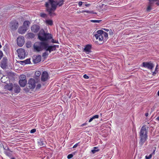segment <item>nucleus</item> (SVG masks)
I'll return each instance as SVG.
<instances>
[{"mask_svg": "<svg viewBox=\"0 0 159 159\" xmlns=\"http://www.w3.org/2000/svg\"><path fill=\"white\" fill-rule=\"evenodd\" d=\"M36 82L35 80L32 78L30 79L27 84L26 87L28 89H33L36 87Z\"/></svg>", "mask_w": 159, "mask_h": 159, "instance_id": "39448f33", "label": "nucleus"}, {"mask_svg": "<svg viewBox=\"0 0 159 159\" xmlns=\"http://www.w3.org/2000/svg\"><path fill=\"white\" fill-rule=\"evenodd\" d=\"M34 34L32 33H29L26 34V36L28 39L34 38Z\"/></svg>", "mask_w": 159, "mask_h": 159, "instance_id": "4be33fe9", "label": "nucleus"}, {"mask_svg": "<svg viewBox=\"0 0 159 159\" xmlns=\"http://www.w3.org/2000/svg\"><path fill=\"white\" fill-rule=\"evenodd\" d=\"M102 36L104 37L106 39L107 38L108 36V34L107 33L104 31L102 34Z\"/></svg>", "mask_w": 159, "mask_h": 159, "instance_id": "c756f323", "label": "nucleus"}, {"mask_svg": "<svg viewBox=\"0 0 159 159\" xmlns=\"http://www.w3.org/2000/svg\"><path fill=\"white\" fill-rule=\"evenodd\" d=\"M45 3L47 11L48 12L49 16H53L56 15L54 11L56 10L57 7L61 6L64 2V0H48Z\"/></svg>", "mask_w": 159, "mask_h": 159, "instance_id": "f257e3e1", "label": "nucleus"}, {"mask_svg": "<svg viewBox=\"0 0 159 159\" xmlns=\"http://www.w3.org/2000/svg\"><path fill=\"white\" fill-rule=\"evenodd\" d=\"M97 149V147H94L93 148V149L92 150H91L92 152L93 153H94L98 151L99 150L98 149Z\"/></svg>", "mask_w": 159, "mask_h": 159, "instance_id": "bb28decb", "label": "nucleus"}, {"mask_svg": "<svg viewBox=\"0 0 159 159\" xmlns=\"http://www.w3.org/2000/svg\"><path fill=\"white\" fill-rule=\"evenodd\" d=\"M103 29L106 31H108L109 30L107 29Z\"/></svg>", "mask_w": 159, "mask_h": 159, "instance_id": "5fc2aeb1", "label": "nucleus"}, {"mask_svg": "<svg viewBox=\"0 0 159 159\" xmlns=\"http://www.w3.org/2000/svg\"><path fill=\"white\" fill-rule=\"evenodd\" d=\"M52 39L51 41V42L52 43H59L58 41L54 40V39L52 38V39Z\"/></svg>", "mask_w": 159, "mask_h": 159, "instance_id": "c9c22d12", "label": "nucleus"}, {"mask_svg": "<svg viewBox=\"0 0 159 159\" xmlns=\"http://www.w3.org/2000/svg\"><path fill=\"white\" fill-rule=\"evenodd\" d=\"M41 75V72L40 71H36L35 75V79H37Z\"/></svg>", "mask_w": 159, "mask_h": 159, "instance_id": "b1692460", "label": "nucleus"}, {"mask_svg": "<svg viewBox=\"0 0 159 159\" xmlns=\"http://www.w3.org/2000/svg\"><path fill=\"white\" fill-rule=\"evenodd\" d=\"M156 120H159V116H158L156 118Z\"/></svg>", "mask_w": 159, "mask_h": 159, "instance_id": "4d7b16f0", "label": "nucleus"}, {"mask_svg": "<svg viewBox=\"0 0 159 159\" xmlns=\"http://www.w3.org/2000/svg\"><path fill=\"white\" fill-rule=\"evenodd\" d=\"M11 159H15V158H11Z\"/></svg>", "mask_w": 159, "mask_h": 159, "instance_id": "e2e57ef3", "label": "nucleus"}, {"mask_svg": "<svg viewBox=\"0 0 159 159\" xmlns=\"http://www.w3.org/2000/svg\"><path fill=\"white\" fill-rule=\"evenodd\" d=\"M154 0H149V5L152 7L153 4V1Z\"/></svg>", "mask_w": 159, "mask_h": 159, "instance_id": "72a5a7b5", "label": "nucleus"}, {"mask_svg": "<svg viewBox=\"0 0 159 159\" xmlns=\"http://www.w3.org/2000/svg\"><path fill=\"white\" fill-rule=\"evenodd\" d=\"M36 131V129H31L30 130V133H35Z\"/></svg>", "mask_w": 159, "mask_h": 159, "instance_id": "37998d69", "label": "nucleus"}, {"mask_svg": "<svg viewBox=\"0 0 159 159\" xmlns=\"http://www.w3.org/2000/svg\"><path fill=\"white\" fill-rule=\"evenodd\" d=\"M73 157V155L72 154H70L67 156V157L68 159H70L72 158Z\"/></svg>", "mask_w": 159, "mask_h": 159, "instance_id": "58836bf2", "label": "nucleus"}, {"mask_svg": "<svg viewBox=\"0 0 159 159\" xmlns=\"http://www.w3.org/2000/svg\"><path fill=\"white\" fill-rule=\"evenodd\" d=\"M152 7L151 6L148 5V6L147 8V11H150V10H151L152 9L151 7Z\"/></svg>", "mask_w": 159, "mask_h": 159, "instance_id": "79ce46f5", "label": "nucleus"}, {"mask_svg": "<svg viewBox=\"0 0 159 159\" xmlns=\"http://www.w3.org/2000/svg\"><path fill=\"white\" fill-rule=\"evenodd\" d=\"M84 3V2H83L81 1L79 2L78 3V5L79 7H80L83 5V3Z\"/></svg>", "mask_w": 159, "mask_h": 159, "instance_id": "a19ab883", "label": "nucleus"}, {"mask_svg": "<svg viewBox=\"0 0 159 159\" xmlns=\"http://www.w3.org/2000/svg\"><path fill=\"white\" fill-rule=\"evenodd\" d=\"M99 35V34H95L94 35V36H95V37L97 39H98Z\"/></svg>", "mask_w": 159, "mask_h": 159, "instance_id": "49530a36", "label": "nucleus"}, {"mask_svg": "<svg viewBox=\"0 0 159 159\" xmlns=\"http://www.w3.org/2000/svg\"><path fill=\"white\" fill-rule=\"evenodd\" d=\"M155 150H154L153 152L152 153V155L153 154H155Z\"/></svg>", "mask_w": 159, "mask_h": 159, "instance_id": "13d9d810", "label": "nucleus"}, {"mask_svg": "<svg viewBox=\"0 0 159 159\" xmlns=\"http://www.w3.org/2000/svg\"><path fill=\"white\" fill-rule=\"evenodd\" d=\"M84 12H82V11H78L77 12V13H84Z\"/></svg>", "mask_w": 159, "mask_h": 159, "instance_id": "3c124183", "label": "nucleus"}, {"mask_svg": "<svg viewBox=\"0 0 159 159\" xmlns=\"http://www.w3.org/2000/svg\"><path fill=\"white\" fill-rule=\"evenodd\" d=\"M158 65L157 64L156 66L155 70V71L153 72V74H156L158 72V71L157 70L158 69Z\"/></svg>", "mask_w": 159, "mask_h": 159, "instance_id": "e433bc0d", "label": "nucleus"}, {"mask_svg": "<svg viewBox=\"0 0 159 159\" xmlns=\"http://www.w3.org/2000/svg\"><path fill=\"white\" fill-rule=\"evenodd\" d=\"M18 53V56L20 59H23L25 57V52L24 49L21 48L16 51Z\"/></svg>", "mask_w": 159, "mask_h": 159, "instance_id": "0eeeda50", "label": "nucleus"}, {"mask_svg": "<svg viewBox=\"0 0 159 159\" xmlns=\"http://www.w3.org/2000/svg\"><path fill=\"white\" fill-rule=\"evenodd\" d=\"M91 45L88 44L85 46V48H84V51L87 54H89V52H91Z\"/></svg>", "mask_w": 159, "mask_h": 159, "instance_id": "f3484780", "label": "nucleus"}, {"mask_svg": "<svg viewBox=\"0 0 159 159\" xmlns=\"http://www.w3.org/2000/svg\"><path fill=\"white\" fill-rule=\"evenodd\" d=\"M40 29V27L39 25H34L32 26L31 28V30L32 31L36 33L38 32Z\"/></svg>", "mask_w": 159, "mask_h": 159, "instance_id": "dca6fc26", "label": "nucleus"}, {"mask_svg": "<svg viewBox=\"0 0 159 159\" xmlns=\"http://www.w3.org/2000/svg\"><path fill=\"white\" fill-rule=\"evenodd\" d=\"M13 84H7L5 86V89H7L11 92H13Z\"/></svg>", "mask_w": 159, "mask_h": 159, "instance_id": "a211bd4d", "label": "nucleus"}, {"mask_svg": "<svg viewBox=\"0 0 159 159\" xmlns=\"http://www.w3.org/2000/svg\"><path fill=\"white\" fill-rule=\"evenodd\" d=\"M154 65L152 62H143L142 63V67L147 68L149 70H152L154 67Z\"/></svg>", "mask_w": 159, "mask_h": 159, "instance_id": "6e6552de", "label": "nucleus"}, {"mask_svg": "<svg viewBox=\"0 0 159 159\" xmlns=\"http://www.w3.org/2000/svg\"><path fill=\"white\" fill-rule=\"evenodd\" d=\"M90 4H84L83 6H84V7L85 6L86 7H88L89 6H90Z\"/></svg>", "mask_w": 159, "mask_h": 159, "instance_id": "09e8293b", "label": "nucleus"}, {"mask_svg": "<svg viewBox=\"0 0 159 159\" xmlns=\"http://www.w3.org/2000/svg\"><path fill=\"white\" fill-rule=\"evenodd\" d=\"M80 143V142H79L78 143H76V144H75L73 147V148H75L76 147H77V146H78L79 143Z\"/></svg>", "mask_w": 159, "mask_h": 159, "instance_id": "de8ad7c7", "label": "nucleus"}, {"mask_svg": "<svg viewBox=\"0 0 159 159\" xmlns=\"http://www.w3.org/2000/svg\"><path fill=\"white\" fill-rule=\"evenodd\" d=\"M45 23L46 24L48 25H52L53 24V21L51 20H46L45 21Z\"/></svg>", "mask_w": 159, "mask_h": 159, "instance_id": "393cba45", "label": "nucleus"}, {"mask_svg": "<svg viewBox=\"0 0 159 159\" xmlns=\"http://www.w3.org/2000/svg\"><path fill=\"white\" fill-rule=\"evenodd\" d=\"M19 84L21 87H24L26 85L27 81L26 76L24 75H21L20 77Z\"/></svg>", "mask_w": 159, "mask_h": 159, "instance_id": "423d86ee", "label": "nucleus"}, {"mask_svg": "<svg viewBox=\"0 0 159 159\" xmlns=\"http://www.w3.org/2000/svg\"><path fill=\"white\" fill-rule=\"evenodd\" d=\"M4 149L5 150H8L9 151H11L10 149L8 148H7V149H5V148H4Z\"/></svg>", "mask_w": 159, "mask_h": 159, "instance_id": "864d4df0", "label": "nucleus"}, {"mask_svg": "<svg viewBox=\"0 0 159 159\" xmlns=\"http://www.w3.org/2000/svg\"><path fill=\"white\" fill-rule=\"evenodd\" d=\"M148 113H145V116H148Z\"/></svg>", "mask_w": 159, "mask_h": 159, "instance_id": "6e6d98bb", "label": "nucleus"}, {"mask_svg": "<svg viewBox=\"0 0 159 159\" xmlns=\"http://www.w3.org/2000/svg\"><path fill=\"white\" fill-rule=\"evenodd\" d=\"M33 59L34 62L37 63L41 61V57L40 55H34L33 56Z\"/></svg>", "mask_w": 159, "mask_h": 159, "instance_id": "ddd939ff", "label": "nucleus"}, {"mask_svg": "<svg viewBox=\"0 0 159 159\" xmlns=\"http://www.w3.org/2000/svg\"><path fill=\"white\" fill-rule=\"evenodd\" d=\"M38 39L41 41L46 42L52 38L51 34L46 33L43 30H41L38 34Z\"/></svg>", "mask_w": 159, "mask_h": 159, "instance_id": "20e7f679", "label": "nucleus"}, {"mask_svg": "<svg viewBox=\"0 0 159 159\" xmlns=\"http://www.w3.org/2000/svg\"><path fill=\"white\" fill-rule=\"evenodd\" d=\"M5 153L6 154H8V152H5Z\"/></svg>", "mask_w": 159, "mask_h": 159, "instance_id": "680f3d73", "label": "nucleus"}, {"mask_svg": "<svg viewBox=\"0 0 159 159\" xmlns=\"http://www.w3.org/2000/svg\"><path fill=\"white\" fill-rule=\"evenodd\" d=\"M152 156V154H151L148 156H145V158L146 159H150L151 158Z\"/></svg>", "mask_w": 159, "mask_h": 159, "instance_id": "4c0bfd02", "label": "nucleus"}, {"mask_svg": "<svg viewBox=\"0 0 159 159\" xmlns=\"http://www.w3.org/2000/svg\"><path fill=\"white\" fill-rule=\"evenodd\" d=\"M86 125H87V123H84L81 125V126H84Z\"/></svg>", "mask_w": 159, "mask_h": 159, "instance_id": "603ef678", "label": "nucleus"}, {"mask_svg": "<svg viewBox=\"0 0 159 159\" xmlns=\"http://www.w3.org/2000/svg\"><path fill=\"white\" fill-rule=\"evenodd\" d=\"M7 59L6 57H4L2 59L1 61V67L3 68H5L7 64Z\"/></svg>", "mask_w": 159, "mask_h": 159, "instance_id": "f8f14e48", "label": "nucleus"}, {"mask_svg": "<svg viewBox=\"0 0 159 159\" xmlns=\"http://www.w3.org/2000/svg\"><path fill=\"white\" fill-rule=\"evenodd\" d=\"M103 37L102 35H99L98 40L101 42L103 40Z\"/></svg>", "mask_w": 159, "mask_h": 159, "instance_id": "2f4dec72", "label": "nucleus"}, {"mask_svg": "<svg viewBox=\"0 0 159 159\" xmlns=\"http://www.w3.org/2000/svg\"><path fill=\"white\" fill-rule=\"evenodd\" d=\"M40 16L43 18H45L47 16V15L44 13H41L40 14Z\"/></svg>", "mask_w": 159, "mask_h": 159, "instance_id": "f704fd0d", "label": "nucleus"}, {"mask_svg": "<svg viewBox=\"0 0 159 159\" xmlns=\"http://www.w3.org/2000/svg\"><path fill=\"white\" fill-rule=\"evenodd\" d=\"M48 55V53L47 52V51H46L44 52L42 54V57L44 58L46 57Z\"/></svg>", "mask_w": 159, "mask_h": 159, "instance_id": "cd10ccee", "label": "nucleus"}, {"mask_svg": "<svg viewBox=\"0 0 159 159\" xmlns=\"http://www.w3.org/2000/svg\"><path fill=\"white\" fill-rule=\"evenodd\" d=\"M56 48H59V45H54L53 46H50L48 43V49L47 50L50 53L51 52L55 50H56Z\"/></svg>", "mask_w": 159, "mask_h": 159, "instance_id": "4468645a", "label": "nucleus"}, {"mask_svg": "<svg viewBox=\"0 0 159 159\" xmlns=\"http://www.w3.org/2000/svg\"><path fill=\"white\" fill-rule=\"evenodd\" d=\"M21 64L22 65H25L26 64H29L30 63V59H27L26 60L23 61H21Z\"/></svg>", "mask_w": 159, "mask_h": 159, "instance_id": "5701e85b", "label": "nucleus"}, {"mask_svg": "<svg viewBox=\"0 0 159 159\" xmlns=\"http://www.w3.org/2000/svg\"><path fill=\"white\" fill-rule=\"evenodd\" d=\"M49 75L48 73L46 71L43 72L41 76V80L43 82L47 81L48 79Z\"/></svg>", "mask_w": 159, "mask_h": 159, "instance_id": "9b49d317", "label": "nucleus"}, {"mask_svg": "<svg viewBox=\"0 0 159 159\" xmlns=\"http://www.w3.org/2000/svg\"><path fill=\"white\" fill-rule=\"evenodd\" d=\"M83 77L84 78L86 79H88L89 78V77L87 75L85 74L83 75Z\"/></svg>", "mask_w": 159, "mask_h": 159, "instance_id": "a18cd8bd", "label": "nucleus"}, {"mask_svg": "<svg viewBox=\"0 0 159 159\" xmlns=\"http://www.w3.org/2000/svg\"><path fill=\"white\" fill-rule=\"evenodd\" d=\"M157 95L159 96V90L158 91L157 93Z\"/></svg>", "mask_w": 159, "mask_h": 159, "instance_id": "bf43d9fd", "label": "nucleus"}, {"mask_svg": "<svg viewBox=\"0 0 159 159\" xmlns=\"http://www.w3.org/2000/svg\"><path fill=\"white\" fill-rule=\"evenodd\" d=\"M41 87V84H39L37 85L36 88L37 89H39Z\"/></svg>", "mask_w": 159, "mask_h": 159, "instance_id": "c03bdc74", "label": "nucleus"}, {"mask_svg": "<svg viewBox=\"0 0 159 159\" xmlns=\"http://www.w3.org/2000/svg\"><path fill=\"white\" fill-rule=\"evenodd\" d=\"M2 74L0 72V79L2 80Z\"/></svg>", "mask_w": 159, "mask_h": 159, "instance_id": "8fccbe9b", "label": "nucleus"}, {"mask_svg": "<svg viewBox=\"0 0 159 159\" xmlns=\"http://www.w3.org/2000/svg\"><path fill=\"white\" fill-rule=\"evenodd\" d=\"M99 117V116L98 115H95L93 116L89 120V122H91L93 119H98Z\"/></svg>", "mask_w": 159, "mask_h": 159, "instance_id": "a878e982", "label": "nucleus"}, {"mask_svg": "<svg viewBox=\"0 0 159 159\" xmlns=\"http://www.w3.org/2000/svg\"><path fill=\"white\" fill-rule=\"evenodd\" d=\"M10 26L11 29L15 30L18 27V23L16 20L12 21L10 23Z\"/></svg>", "mask_w": 159, "mask_h": 159, "instance_id": "1a4fd4ad", "label": "nucleus"}, {"mask_svg": "<svg viewBox=\"0 0 159 159\" xmlns=\"http://www.w3.org/2000/svg\"><path fill=\"white\" fill-rule=\"evenodd\" d=\"M34 51L40 52L44 50L46 51L48 49V43L45 42H37L35 43L33 46Z\"/></svg>", "mask_w": 159, "mask_h": 159, "instance_id": "f03ea898", "label": "nucleus"}, {"mask_svg": "<svg viewBox=\"0 0 159 159\" xmlns=\"http://www.w3.org/2000/svg\"><path fill=\"white\" fill-rule=\"evenodd\" d=\"M38 142L40 146H44L45 145V141L43 139H39Z\"/></svg>", "mask_w": 159, "mask_h": 159, "instance_id": "412c9836", "label": "nucleus"}, {"mask_svg": "<svg viewBox=\"0 0 159 159\" xmlns=\"http://www.w3.org/2000/svg\"><path fill=\"white\" fill-rule=\"evenodd\" d=\"M24 38L23 36H19L17 39V45L20 47L22 46L24 43Z\"/></svg>", "mask_w": 159, "mask_h": 159, "instance_id": "9d476101", "label": "nucleus"}, {"mask_svg": "<svg viewBox=\"0 0 159 159\" xmlns=\"http://www.w3.org/2000/svg\"><path fill=\"white\" fill-rule=\"evenodd\" d=\"M82 12H86L89 13H94L93 11H85V10H82Z\"/></svg>", "mask_w": 159, "mask_h": 159, "instance_id": "473e14b6", "label": "nucleus"}, {"mask_svg": "<svg viewBox=\"0 0 159 159\" xmlns=\"http://www.w3.org/2000/svg\"><path fill=\"white\" fill-rule=\"evenodd\" d=\"M30 24V23L29 21L25 20L24 22L23 26L24 27V28L27 29V28L29 27V25Z\"/></svg>", "mask_w": 159, "mask_h": 159, "instance_id": "aec40b11", "label": "nucleus"}, {"mask_svg": "<svg viewBox=\"0 0 159 159\" xmlns=\"http://www.w3.org/2000/svg\"><path fill=\"white\" fill-rule=\"evenodd\" d=\"M27 29L24 27H20L18 29V32L20 34H23L26 32Z\"/></svg>", "mask_w": 159, "mask_h": 159, "instance_id": "6ab92c4d", "label": "nucleus"}, {"mask_svg": "<svg viewBox=\"0 0 159 159\" xmlns=\"http://www.w3.org/2000/svg\"><path fill=\"white\" fill-rule=\"evenodd\" d=\"M3 56V53L2 51L0 50V60Z\"/></svg>", "mask_w": 159, "mask_h": 159, "instance_id": "ea45409f", "label": "nucleus"}, {"mask_svg": "<svg viewBox=\"0 0 159 159\" xmlns=\"http://www.w3.org/2000/svg\"><path fill=\"white\" fill-rule=\"evenodd\" d=\"M156 4H157V6H158L159 5V3L158 2H156Z\"/></svg>", "mask_w": 159, "mask_h": 159, "instance_id": "052dcab7", "label": "nucleus"}, {"mask_svg": "<svg viewBox=\"0 0 159 159\" xmlns=\"http://www.w3.org/2000/svg\"><path fill=\"white\" fill-rule=\"evenodd\" d=\"M139 136L140 140L139 144L140 147H141L148 139V136L145 125L143 126L141 128Z\"/></svg>", "mask_w": 159, "mask_h": 159, "instance_id": "7ed1b4c3", "label": "nucleus"}, {"mask_svg": "<svg viewBox=\"0 0 159 159\" xmlns=\"http://www.w3.org/2000/svg\"><path fill=\"white\" fill-rule=\"evenodd\" d=\"M20 88L17 84H13V92L15 93H18L20 92Z\"/></svg>", "mask_w": 159, "mask_h": 159, "instance_id": "2eb2a0df", "label": "nucleus"}, {"mask_svg": "<svg viewBox=\"0 0 159 159\" xmlns=\"http://www.w3.org/2000/svg\"><path fill=\"white\" fill-rule=\"evenodd\" d=\"M104 31L102 30H98L97 31V34L102 35Z\"/></svg>", "mask_w": 159, "mask_h": 159, "instance_id": "c85d7f7f", "label": "nucleus"}, {"mask_svg": "<svg viewBox=\"0 0 159 159\" xmlns=\"http://www.w3.org/2000/svg\"><path fill=\"white\" fill-rule=\"evenodd\" d=\"M102 21L101 20H90V21L93 23H100Z\"/></svg>", "mask_w": 159, "mask_h": 159, "instance_id": "7c9ffc66", "label": "nucleus"}]
</instances>
